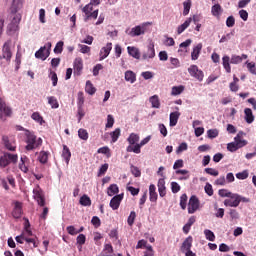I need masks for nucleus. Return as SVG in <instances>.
<instances>
[{
  "mask_svg": "<svg viewBox=\"0 0 256 256\" xmlns=\"http://www.w3.org/2000/svg\"><path fill=\"white\" fill-rule=\"evenodd\" d=\"M183 91H185V86H183V85L173 86L171 95H174V96L181 95V93H183Z\"/></svg>",
  "mask_w": 256,
  "mask_h": 256,
  "instance_id": "39",
  "label": "nucleus"
},
{
  "mask_svg": "<svg viewBox=\"0 0 256 256\" xmlns=\"http://www.w3.org/2000/svg\"><path fill=\"white\" fill-rule=\"evenodd\" d=\"M225 207H237L239 204V194L232 193L224 200Z\"/></svg>",
  "mask_w": 256,
  "mask_h": 256,
  "instance_id": "9",
  "label": "nucleus"
},
{
  "mask_svg": "<svg viewBox=\"0 0 256 256\" xmlns=\"http://www.w3.org/2000/svg\"><path fill=\"white\" fill-rule=\"evenodd\" d=\"M127 153H136V155H139V153H141V146L139 145V143L133 144V145H129L126 148Z\"/></svg>",
  "mask_w": 256,
  "mask_h": 256,
  "instance_id": "27",
  "label": "nucleus"
},
{
  "mask_svg": "<svg viewBox=\"0 0 256 256\" xmlns=\"http://www.w3.org/2000/svg\"><path fill=\"white\" fill-rule=\"evenodd\" d=\"M11 113V108L8 107L7 104L3 102V100H0V119H2V121H5L3 115H5V117H11Z\"/></svg>",
  "mask_w": 256,
  "mask_h": 256,
  "instance_id": "14",
  "label": "nucleus"
},
{
  "mask_svg": "<svg viewBox=\"0 0 256 256\" xmlns=\"http://www.w3.org/2000/svg\"><path fill=\"white\" fill-rule=\"evenodd\" d=\"M63 45H64L63 41H59L54 48V53L56 54L63 53Z\"/></svg>",
  "mask_w": 256,
  "mask_h": 256,
  "instance_id": "56",
  "label": "nucleus"
},
{
  "mask_svg": "<svg viewBox=\"0 0 256 256\" xmlns=\"http://www.w3.org/2000/svg\"><path fill=\"white\" fill-rule=\"evenodd\" d=\"M236 177L243 181V180L247 179V177H249V172L247 170H244L242 172L237 173Z\"/></svg>",
  "mask_w": 256,
  "mask_h": 256,
  "instance_id": "57",
  "label": "nucleus"
},
{
  "mask_svg": "<svg viewBox=\"0 0 256 256\" xmlns=\"http://www.w3.org/2000/svg\"><path fill=\"white\" fill-rule=\"evenodd\" d=\"M109 169V164H103L99 171H98V177H101V175H105V173H107V170Z\"/></svg>",
  "mask_w": 256,
  "mask_h": 256,
  "instance_id": "58",
  "label": "nucleus"
},
{
  "mask_svg": "<svg viewBox=\"0 0 256 256\" xmlns=\"http://www.w3.org/2000/svg\"><path fill=\"white\" fill-rule=\"evenodd\" d=\"M188 73L191 77H194V79H197V81H203V77H205L203 70H200L199 67L195 64L191 65L188 68Z\"/></svg>",
  "mask_w": 256,
  "mask_h": 256,
  "instance_id": "6",
  "label": "nucleus"
},
{
  "mask_svg": "<svg viewBox=\"0 0 256 256\" xmlns=\"http://www.w3.org/2000/svg\"><path fill=\"white\" fill-rule=\"evenodd\" d=\"M180 207L181 209H187V194H182L180 196Z\"/></svg>",
  "mask_w": 256,
  "mask_h": 256,
  "instance_id": "48",
  "label": "nucleus"
},
{
  "mask_svg": "<svg viewBox=\"0 0 256 256\" xmlns=\"http://www.w3.org/2000/svg\"><path fill=\"white\" fill-rule=\"evenodd\" d=\"M247 69L252 73L253 75H256V68H255V63L254 62H246Z\"/></svg>",
  "mask_w": 256,
  "mask_h": 256,
  "instance_id": "59",
  "label": "nucleus"
},
{
  "mask_svg": "<svg viewBox=\"0 0 256 256\" xmlns=\"http://www.w3.org/2000/svg\"><path fill=\"white\" fill-rule=\"evenodd\" d=\"M74 67V75H81V72L83 71V59L82 58H76L73 63Z\"/></svg>",
  "mask_w": 256,
  "mask_h": 256,
  "instance_id": "16",
  "label": "nucleus"
},
{
  "mask_svg": "<svg viewBox=\"0 0 256 256\" xmlns=\"http://www.w3.org/2000/svg\"><path fill=\"white\" fill-rule=\"evenodd\" d=\"M49 78L52 81L53 87H57V83L59 81V78L57 77V73L50 70Z\"/></svg>",
  "mask_w": 256,
  "mask_h": 256,
  "instance_id": "45",
  "label": "nucleus"
},
{
  "mask_svg": "<svg viewBox=\"0 0 256 256\" xmlns=\"http://www.w3.org/2000/svg\"><path fill=\"white\" fill-rule=\"evenodd\" d=\"M191 21H193V18H188L182 25L178 26L177 34L181 35L191 25Z\"/></svg>",
  "mask_w": 256,
  "mask_h": 256,
  "instance_id": "31",
  "label": "nucleus"
},
{
  "mask_svg": "<svg viewBox=\"0 0 256 256\" xmlns=\"http://www.w3.org/2000/svg\"><path fill=\"white\" fill-rule=\"evenodd\" d=\"M211 13L214 17H217L219 19V17H221V14L223 13V8H221L220 4H215L211 8Z\"/></svg>",
  "mask_w": 256,
  "mask_h": 256,
  "instance_id": "28",
  "label": "nucleus"
},
{
  "mask_svg": "<svg viewBox=\"0 0 256 256\" xmlns=\"http://www.w3.org/2000/svg\"><path fill=\"white\" fill-rule=\"evenodd\" d=\"M155 57V46L149 45L146 53L142 55V59H153Z\"/></svg>",
  "mask_w": 256,
  "mask_h": 256,
  "instance_id": "25",
  "label": "nucleus"
},
{
  "mask_svg": "<svg viewBox=\"0 0 256 256\" xmlns=\"http://www.w3.org/2000/svg\"><path fill=\"white\" fill-rule=\"evenodd\" d=\"M158 193L160 197H165L167 195V187L165 186V178H160L158 180Z\"/></svg>",
  "mask_w": 256,
  "mask_h": 256,
  "instance_id": "18",
  "label": "nucleus"
},
{
  "mask_svg": "<svg viewBox=\"0 0 256 256\" xmlns=\"http://www.w3.org/2000/svg\"><path fill=\"white\" fill-rule=\"evenodd\" d=\"M33 197L40 207H45V194L41 187L37 186L33 189Z\"/></svg>",
  "mask_w": 256,
  "mask_h": 256,
  "instance_id": "7",
  "label": "nucleus"
},
{
  "mask_svg": "<svg viewBox=\"0 0 256 256\" xmlns=\"http://www.w3.org/2000/svg\"><path fill=\"white\" fill-rule=\"evenodd\" d=\"M245 121L249 125L255 121V116L253 115V110L251 108L244 109Z\"/></svg>",
  "mask_w": 256,
  "mask_h": 256,
  "instance_id": "22",
  "label": "nucleus"
},
{
  "mask_svg": "<svg viewBox=\"0 0 256 256\" xmlns=\"http://www.w3.org/2000/svg\"><path fill=\"white\" fill-rule=\"evenodd\" d=\"M124 194H117L110 200V207L113 211H117L121 206V201H123Z\"/></svg>",
  "mask_w": 256,
  "mask_h": 256,
  "instance_id": "12",
  "label": "nucleus"
},
{
  "mask_svg": "<svg viewBox=\"0 0 256 256\" xmlns=\"http://www.w3.org/2000/svg\"><path fill=\"white\" fill-rule=\"evenodd\" d=\"M207 135L209 139H215L219 137V130L218 129H210L207 131Z\"/></svg>",
  "mask_w": 256,
  "mask_h": 256,
  "instance_id": "47",
  "label": "nucleus"
},
{
  "mask_svg": "<svg viewBox=\"0 0 256 256\" xmlns=\"http://www.w3.org/2000/svg\"><path fill=\"white\" fill-rule=\"evenodd\" d=\"M82 11H83L85 17L87 15H89L91 13V11H93V3H89L86 6H84Z\"/></svg>",
  "mask_w": 256,
  "mask_h": 256,
  "instance_id": "52",
  "label": "nucleus"
},
{
  "mask_svg": "<svg viewBox=\"0 0 256 256\" xmlns=\"http://www.w3.org/2000/svg\"><path fill=\"white\" fill-rule=\"evenodd\" d=\"M193 247V237L192 236H188L182 243L181 247H180V251L182 253H185L186 251H190L191 248Z\"/></svg>",
  "mask_w": 256,
  "mask_h": 256,
  "instance_id": "15",
  "label": "nucleus"
},
{
  "mask_svg": "<svg viewBox=\"0 0 256 256\" xmlns=\"http://www.w3.org/2000/svg\"><path fill=\"white\" fill-rule=\"evenodd\" d=\"M80 205H82L83 207H91V198H89V196H87L86 194H84L79 201Z\"/></svg>",
  "mask_w": 256,
  "mask_h": 256,
  "instance_id": "36",
  "label": "nucleus"
},
{
  "mask_svg": "<svg viewBox=\"0 0 256 256\" xmlns=\"http://www.w3.org/2000/svg\"><path fill=\"white\" fill-rule=\"evenodd\" d=\"M147 25H151V22H146L142 25L135 26L134 28H132L130 35H132V37H139V35H145V31H147Z\"/></svg>",
  "mask_w": 256,
  "mask_h": 256,
  "instance_id": "8",
  "label": "nucleus"
},
{
  "mask_svg": "<svg viewBox=\"0 0 256 256\" xmlns=\"http://www.w3.org/2000/svg\"><path fill=\"white\" fill-rule=\"evenodd\" d=\"M10 19L12 20L8 25L9 31H17L19 29V23H21L22 19L21 13H10Z\"/></svg>",
  "mask_w": 256,
  "mask_h": 256,
  "instance_id": "3",
  "label": "nucleus"
},
{
  "mask_svg": "<svg viewBox=\"0 0 256 256\" xmlns=\"http://www.w3.org/2000/svg\"><path fill=\"white\" fill-rule=\"evenodd\" d=\"M19 161V156L17 154H11L9 152H5L1 157H0V167L5 169L8 165H11L13 163H17Z\"/></svg>",
  "mask_w": 256,
  "mask_h": 256,
  "instance_id": "2",
  "label": "nucleus"
},
{
  "mask_svg": "<svg viewBox=\"0 0 256 256\" xmlns=\"http://www.w3.org/2000/svg\"><path fill=\"white\" fill-rule=\"evenodd\" d=\"M172 193H179L181 191V186L177 182H171Z\"/></svg>",
  "mask_w": 256,
  "mask_h": 256,
  "instance_id": "55",
  "label": "nucleus"
},
{
  "mask_svg": "<svg viewBox=\"0 0 256 256\" xmlns=\"http://www.w3.org/2000/svg\"><path fill=\"white\" fill-rule=\"evenodd\" d=\"M179 117H181V112L179 111L170 113V127H175V125H177Z\"/></svg>",
  "mask_w": 256,
  "mask_h": 256,
  "instance_id": "23",
  "label": "nucleus"
},
{
  "mask_svg": "<svg viewBox=\"0 0 256 256\" xmlns=\"http://www.w3.org/2000/svg\"><path fill=\"white\" fill-rule=\"evenodd\" d=\"M117 193H119V186H117V184H111L107 189V195L109 197H114Z\"/></svg>",
  "mask_w": 256,
  "mask_h": 256,
  "instance_id": "30",
  "label": "nucleus"
},
{
  "mask_svg": "<svg viewBox=\"0 0 256 256\" xmlns=\"http://www.w3.org/2000/svg\"><path fill=\"white\" fill-rule=\"evenodd\" d=\"M110 137L112 139V143H117L119 137H121V129L116 128L113 132L110 133Z\"/></svg>",
  "mask_w": 256,
  "mask_h": 256,
  "instance_id": "37",
  "label": "nucleus"
},
{
  "mask_svg": "<svg viewBox=\"0 0 256 256\" xmlns=\"http://www.w3.org/2000/svg\"><path fill=\"white\" fill-rule=\"evenodd\" d=\"M99 17V10H94L93 12H90L89 15H87L84 19V21H89V19H97Z\"/></svg>",
  "mask_w": 256,
  "mask_h": 256,
  "instance_id": "50",
  "label": "nucleus"
},
{
  "mask_svg": "<svg viewBox=\"0 0 256 256\" xmlns=\"http://www.w3.org/2000/svg\"><path fill=\"white\" fill-rule=\"evenodd\" d=\"M27 163H29V158L27 156H22L20 158L19 169L23 173H28L29 172V168L27 167Z\"/></svg>",
  "mask_w": 256,
  "mask_h": 256,
  "instance_id": "21",
  "label": "nucleus"
},
{
  "mask_svg": "<svg viewBox=\"0 0 256 256\" xmlns=\"http://www.w3.org/2000/svg\"><path fill=\"white\" fill-rule=\"evenodd\" d=\"M125 81H128L129 83H135V81H137V76L133 71L128 70L125 72Z\"/></svg>",
  "mask_w": 256,
  "mask_h": 256,
  "instance_id": "32",
  "label": "nucleus"
},
{
  "mask_svg": "<svg viewBox=\"0 0 256 256\" xmlns=\"http://www.w3.org/2000/svg\"><path fill=\"white\" fill-rule=\"evenodd\" d=\"M23 7V0H13L11 7H10V13H19V9Z\"/></svg>",
  "mask_w": 256,
  "mask_h": 256,
  "instance_id": "20",
  "label": "nucleus"
},
{
  "mask_svg": "<svg viewBox=\"0 0 256 256\" xmlns=\"http://www.w3.org/2000/svg\"><path fill=\"white\" fill-rule=\"evenodd\" d=\"M86 240H87V238L85 237L84 234H80L76 238V241H77L78 245H85Z\"/></svg>",
  "mask_w": 256,
  "mask_h": 256,
  "instance_id": "63",
  "label": "nucleus"
},
{
  "mask_svg": "<svg viewBox=\"0 0 256 256\" xmlns=\"http://www.w3.org/2000/svg\"><path fill=\"white\" fill-rule=\"evenodd\" d=\"M48 103L51 105L52 109H59V101L54 96L48 97Z\"/></svg>",
  "mask_w": 256,
  "mask_h": 256,
  "instance_id": "41",
  "label": "nucleus"
},
{
  "mask_svg": "<svg viewBox=\"0 0 256 256\" xmlns=\"http://www.w3.org/2000/svg\"><path fill=\"white\" fill-rule=\"evenodd\" d=\"M231 58L229 56H223L222 58V65L226 71V73H231Z\"/></svg>",
  "mask_w": 256,
  "mask_h": 256,
  "instance_id": "29",
  "label": "nucleus"
},
{
  "mask_svg": "<svg viewBox=\"0 0 256 256\" xmlns=\"http://www.w3.org/2000/svg\"><path fill=\"white\" fill-rule=\"evenodd\" d=\"M22 215H23V203L16 201L14 204V208L12 210V217H14V219H21Z\"/></svg>",
  "mask_w": 256,
  "mask_h": 256,
  "instance_id": "13",
  "label": "nucleus"
},
{
  "mask_svg": "<svg viewBox=\"0 0 256 256\" xmlns=\"http://www.w3.org/2000/svg\"><path fill=\"white\" fill-rule=\"evenodd\" d=\"M113 125H115V118H113V115L109 114L107 116L106 129H111Z\"/></svg>",
  "mask_w": 256,
  "mask_h": 256,
  "instance_id": "49",
  "label": "nucleus"
},
{
  "mask_svg": "<svg viewBox=\"0 0 256 256\" xmlns=\"http://www.w3.org/2000/svg\"><path fill=\"white\" fill-rule=\"evenodd\" d=\"M25 137V143L27 144L25 146L26 151H33L38 147H41V145H43V139H37L35 132H31V130H25Z\"/></svg>",
  "mask_w": 256,
  "mask_h": 256,
  "instance_id": "1",
  "label": "nucleus"
},
{
  "mask_svg": "<svg viewBox=\"0 0 256 256\" xmlns=\"http://www.w3.org/2000/svg\"><path fill=\"white\" fill-rule=\"evenodd\" d=\"M85 91L88 95H95L97 89L93 87V83L90 80L86 81Z\"/></svg>",
  "mask_w": 256,
  "mask_h": 256,
  "instance_id": "35",
  "label": "nucleus"
},
{
  "mask_svg": "<svg viewBox=\"0 0 256 256\" xmlns=\"http://www.w3.org/2000/svg\"><path fill=\"white\" fill-rule=\"evenodd\" d=\"M227 149L231 153H235V151H237L239 147L237 146L236 142H231L227 144Z\"/></svg>",
  "mask_w": 256,
  "mask_h": 256,
  "instance_id": "54",
  "label": "nucleus"
},
{
  "mask_svg": "<svg viewBox=\"0 0 256 256\" xmlns=\"http://www.w3.org/2000/svg\"><path fill=\"white\" fill-rule=\"evenodd\" d=\"M204 235L208 241H215V233L213 231L206 229L204 230Z\"/></svg>",
  "mask_w": 256,
  "mask_h": 256,
  "instance_id": "46",
  "label": "nucleus"
},
{
  "mask_svg": "<svg viewBox=\"0 0 256 256\" xmlns=\"http://www.w3.org/2000/svg\"><path fill=\"white\" fill-rule=\"evenodd\" d=\"M149 102L151 103L154 109H159V107H161V101L159 100L158 95L150 97Z\"/></svg>",
  "mask_w": 256,
  "mask_h": 256,
  "instance_id": "33",
  "label": "nucleus"
},
{
  "mask_svg": "<svg viewBox=\"0 0 256 256\" xmlns=\"http://www.w3.org/2000/svg\"><path fill=\"white\" fill-rule=\"evenodd\" d=\"M2 141L4 147H6L8 151H15V149H17V146H15V141L9 140V136H3Z\"/></svg>",
  "mask_w": 256,
  "mask_h": 256,
  "instance_id": "19",
  "label": "nucleus"
},
{
  "mask_svg": "<svg viewBox=\"0 0 256 256\" xmlns=\"http://www.w3.org/2000/svg\"><path fill=\"white\" fill-rule=\"evenodd\" d=\"M130 171L132 175H134V177H141V170L139 169V167L132 165L130 167Z\"/></svg>",
  "mask_w": 256,
  "mask_h": 256,
  "instance_id": "51",
  "label": "nucleus"
},
{
  "mask_svg": "<svg viewBox=\"0 0 256 256\" xmlns=\"http://www.w3.org/2000/svg\"><path fill=\"white\" fill-rule=\"evenodd\" d=\"M197 209H199V198L197 196H191L188 204V213L193 215Z\"/></svg>",
  "mask_w": 256,
  "mask_h": 256,
  "instance_id": "10",
  "label": "nucleus"
},
{
  "mask_svg": "<svg viewBox=\"0 0 256 256\" xmlns=\"http://www.w3.org/2000/svg\"><path fill=\"white\" fill-rule=\"evenodd\" d=\"M38 160L40 161V163L45 165V163H47V161H49V153L46 151H41L39 154Z\"/></svg>",
  "mask_w": 256,
  "mask_h": 256,
  "instance_id": "40",
  "label": "nucleus"
},
{
  "mask_svg": "<svg viewBox=\"0 0 256 256\" xmlns=\"http://www.w3.org/2000/svg\"><path fill=\"white\" fill-rule=\"evenodd\" d=\"M187 149H188L187 143H186V142H182V143L178 146V148H177V150H176V153L179 155V153H183V151H187Z\"/></svg>",
  "mask_w": 256,
  "mask_h": 256,
  "instance_id": "60",
  "label": "nucleus"
},
{
  "mask_svg": "<svg viewBox=\"0 0 256 256\" xmlns=\"http://www.w3.org/2000/svg\"><path fill=\"white\" fill-rule=\"evenodd\" d=\"M62 157L65 160L66 165H69V162L71 161V150L67 145H63Z\"/></svg>",
  "mask_w": 256,
  "mask_h": 256,
  "instance_id": "24",
  "label": "nucleus"
},
{
  "mask_svg": "<svg viewBox=\"0 0 256 256\" xmlns=\"http://www.w3.org/2000/svg\"><path fill=\"white\" fill-rule=\"evenodd\" d=\"M232 194V192H229L227 189H220L218 191V195L220 197H227V199H229V196Z\"/></svg>",
  "mask_w": 256,
  "mask_h": 256,
  "instance_id": "62",
  "label": "nucleus"
},
{
  "mask_svg": "<svg viewBox=\"0 0 256 256\" xmlns=\"http://www.w3.org/2000/svg\"><path fill=\"white\" fill-rule=\"evenodd\" d=\"M202 49H203L202 43H198L196 46L193 47V50L191 52L192 61H197V59H199V55H201Z\"/></svg>",
  "mask_w": 256,
  "mask_h": 256,
  "instance_id": "17",
  "label": "nucleus"
},
{
  "mask_svg": "<svg viewBox=\"0 0 256 256\" xmlns=\"http://www.w3.org/2000/svg\"><path fill=\"white\" fill-rule=\"evenodd\" d=\"M234 143L237 144L239 149H241V147H245V145H247V141L243 140V138L234 139Z\"/></svg>",
  "mask_w": 256,
  "mask_h": 256,
  "instance_id": "61",
  "label": "nucleus"
},
{
  "mask_svg": "<svg viewBox=\"0 0 256 256\" xmlns=\"http://www.w3.org/2000/svg\"><path fill=\"white\" fill-rule=\"evenodd\" d=\"M11 40H7L3 46H2V57L7 61L8 63L11 62V59L13 57V51H11Z\"/></svg>",
  "mask_w": 256,
  "mask_h": 256,
  "instance_id": "4",
  "label": "nucleus"
},
{
  "mask_svg": "<svg viewBox=\"0 0 256 256\" xmlns=\"http://www.w3.org/2000/svg\"><path fill=\"white\" fill-rule=\"evenodd\" d=\"M191 5H192L191 0H186V1L183 2V7H184L183 15H184V17H186V15L189 13V11H191Z\"/></svg>",
  "mask_w": 256,
  "mask_h": 256,
  "instance_id": "43",
  "label": "nucleus"
},
{
  "mask_svg": "<svg viewBox=\"0 0 256 256\" xmlns=\"http://www.w3.org/2000/svg\"><path fill=\"white\" fill-rule=\"evenodd\" d=\"M112 49H113V43L111 42H108L106 46L102 47L99 53V57H100L99 61H103L104 59H107Z\"/></svg>",
  "mask_w": 256,
  "mask_h": 256,
  "instance_id": "11",
  "label": "nucleus"
},
{
  "mask_svg": "<svg viewBox=\"0 0 256 256\" xmlns=\"http://www.w3.org/2000/svg\"><path fill=\"white\" fill-rule=\"evenodd\" d=\"M31 119H33V121H35L36 123H39V125H43L45 123L43 116H41L39 112L32 113Z\"/></svg>",
  "mask_w": 256,
  "mask_h": 256,
  "instance_id": "34",
  "label": "nucleus"
},
{
  "mask_svg": "<svg viewBox=\"0 0 256 256\" xmlns=\"http://www.w3.org/2000/svg\"><path fill=\"white\" fill-rule=\"evenodd\" d=\"M78 137L82 139V141H87V139H89V133L87 132V130L80 128L78 130Z\"/></svg>",
  "mask_w": 256,
  "mask_h": 256,
  "instance_id": "42",
  "label": "nucleus"
},
{
  "mask_svg": "<svg viewBox=\"0 0 256 256\" xmlns=\"http://www.w3.org/2000/svg\"><path fill=\"white\" fill-rule=\"evenodd\" d=\"M227 27H235V17L229 16L226 20Z\"/></svg>",
  "mask_w": 256,
  "mask_h": 256,
  "instance_id": "64",
  "label": "nucleus"
},
{
  "mask_svg": "<svg viewBox=\"0 0 256 256\" xmlns=\"http://www.w3.org/2000/svg\"><path fill=\"white\" fill-rule=\"evenodd\" d=\"M136 218H137V213H135V211H131L127 219V223L129 227H133V224L135 223Z\"/></svg>",
  "mask_w": 256,
  "mask_h": 256,
  "instance_id": "44",
  "label": "nucleus"
},
{
  "mask_svg": "<svg viewBox=\"0 0 256 256\" xmlns=\"http://www.w3.org/2000/svg\"><path fill=\"white\" fill-rule=\"evenodd\" d=\"M139 136H138V134H136V133H131L130 135H129V137L127 138V141H128V143H129V145H135V144H137V143H139Z\"/></svg>",
  "mask_w": 256,
  "mask_h": 256,
  "instance_id": "38",
  "label": "nucleus"
},
{
  "mask_svg": "<svg viewBox=\"0 0 256 256\" xmlns=\"http://www.w3.org/2000/svg\"><path fill=\"white\" fill-rule=\"evenodd\" d=\"M243 58L241 56L233 55L230 59V63L232 65H238V63H242Z\"/></svg>",
  "mask_w": 256,
  "mask_h": 256,
  "instance_id": "53",
  "label": "nucleus"
},
{
  "mask_svg": "<svg viewBox=\"0 0 256 256\" xmlns=\"http://www.w3.org/2000/svg\"><path fill=\"white\" fill-rule=\"evenodd\" d=\"M127 51H128V54L134 59H140L141 53L139 52V49L132 46H128Z\"/></svg>",
  "mask_w": 256,
  "mask_h": 256,
  "instance_id": "26",
  "label": "nucleus"
},
{
  "mask_svg": "<svg viewBox=\"0 0 256 256\" xmlns=\"http://www.w3.org/2000/svg\"><path fill=\"white\" fill-rule=\"evenodd\" d=\"M50 51H51V42H48L47 46H43L38 51H36L35 57L36 59H42V61H45L47 57L51 55Z\"/></svg>",
  "mask_w": 256,
  "mask_h": 256,
  "instance_id": "5",
  "label": "nucleus"
}]
</instances>
